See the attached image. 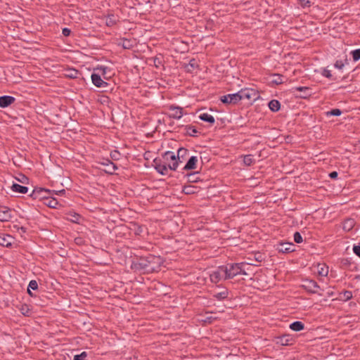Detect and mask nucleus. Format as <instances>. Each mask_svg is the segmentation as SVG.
Returning a JSON list of instances; mask_svg holds the SVG:
<instances>
[{
	"label": "nucleus",
	"instance_id": "nucleus-1",
	"mask_svg": "<svg viewBox=\"0 0 360 360\" xmlns=\"http://www.w3.org/2000/svg\"><path fill=\"white\" fill-rule=\"evenodd\" d=\"M243 263L228 264L224 266L226 271L227 279L233 278L237 275H247V273L243 269Z\"/></svg>",
	"mask_w": 360,
	"mask_h": 360
},
{
	"label": "nucleus",
	"instance_id": "nucleus-2",
	"mask_svg": "<svg viewBox=\"0 0 360 360\" xmlns=\"http://www.w3.org/2000/svg\"><path fill=\"white\" fill-rule=\"evenodd\" d=\"M162 158L171 170H176L179 166V162L175 153L172 151H167L164 153Z\"/></svg>",
	"mask_w": 360,
	"mask_h": 360
},
{
	"label": "nucleus",
	"instance_id": "nucleus-3",
	"mask_svg": "<svg viewBox=\"0 0 360 360\" xmlns=\"http://www.w3.org/2000/svg\"><path fill=\"white\" fill-rule=\"evenodd\" d=\"M210 281L213 283H217L223 280H226V274L224 266H219L210 274Z\"/></svg>",
	"mask_w": 360,
	"mask_h": 360
},
{
	"label": "nucleus",
	"instance_id": "nucleus-4",
	"mask_svg": "<svg viewBox=\"0 0 360 360\" xmlns=\"http://www.w3.org/2000/svg\"><path fill=\"white\" fill-rule=\"evenodd\" d=\"M239 91L241 95V100L247 99L250 101H255L259 98V93L254 89L246 88Z\"/></svg>",
	"mask_w": 360,
	"mask_h": 360
},
{
	"label": "nucleus",
	"instance_id": "nucleus-5",
	"mask_svg": "<svg viewBox=\"0 0 360 360\" xmlns=\"http://www.w3.org/2000/svg\"><path fill=\"white\" fill-rule=\"evenodd\" d=\"M241 101V95L240 91L227 94L221 97V101L224 103L235 104Z\"/></svg>",
	"mask_w": 360,
	"mask_h": 360
},
{
	"label": "nucleus",
	"instance_id": "nucleus-6",
	"mask_svg": "<svg viewBox=\"0 0 360 360\" xmlns=\"http://www.w3.org/2000/svg\"><path fill=\"white\" fill-rule=\"evenodd\" d=\"M302 287L311 293H318L320 288L319 285L315 281L311 279H305L303 281Z\"/></svg>",
	"mask_w": 360,
	"mask_h": 360
},
{
	"label": "nucleus",
	"instance_id": "nucleus-7",
	"mask_svg": "<svg viewBox=\"0 0 360 360\" xmlns=\"http://www.w3.org/2000/svg\"><path fill=\"white\" fill-rule=\"evenodd\" d=\"M13 210L5 206H0V221H8L13 217Z\"/></svg>",
	"mask_w": 360,
	"mask_h": 360
},
{
	"label": "nucleus",
	"instance_id": "nucleus-8",
	"mask_svg": "<svg viewBox=\"0 0 360 360\" xmlns=\"http://www.w3.org/2000/svg\"><path fill=\"white\" fill-rule=\"evenodd\" d=\"M92 83L97 87L103 88L108 86V83L103 81L101 78V75L99 73L94 72L91 75Z\"/></svg>",
	"mask_w": 360,
	"mask_h": 360
},
{
	"label": "nucleus",
	"instance_id": "nucleus-9",
	"mask_svg": "<svg viewBox=\"0 0 360 360\" xmlns=\"http://www.w3.org/2000/svg\"><path fill=\"white\" fill-rule=\"evenodd\" d=\"M184 115L183 108L178 106L169 107V117L174 119H180Z\"/></svg>",
	"mask_w": 360,
	"mask_h": 360
},
{
	"label": "nucleus",
	"instance_id": "nucleus-10",
	"mask_svg": "<svg viewBox=\"0 0 360 360\" xmlns=\"http://www.w3.org/2000/svg\"><path fill=\"white\" fill-rule=\"evenodd\" d=\"M154 166L155 169L161 174H166L169 168L165 161L162 162L161 160L156 159L154 160Z\"/></svg>",
	"mask_w": 360,
	"mask_h": 360
},
{
	"label": "nucleus",
	"instance_id": "nucleus-11",
	"mask_svg": "<svg viewBox=\"0 0 360 360\" xmlns=\"http://www.w3.org/2000/svg\"><path fill=\"white\" fill-rule=\"evenodd\" d=\"M294 245L292 243H281L278 245L277 250L280 252L287 253L294 250Z\"/></svg>",
	"mask_w": 360,
	"mask_h": 360
},
{
	"label": "nucleus",
	"instance_id": "nucleus-12",
	"mask_svg": "<svg viewBox=\"0 0 360 360\" xmlns=\"http://www.w3.org/2000/svg\"><path fill=\"white\" fill-rule=\"evenodd\" d=\"M13 241L14 238L10 235H0V245L4 247H9L13 244Z\"/></svg>",
	"mask_w": 360,
	"mask_h": 360
},
{
	"label": "nucleus",
	"instance_id": "nucleus-13",
	"mask_svg": "<svg viewBox=\"0 0 360 360\" xmlns=\"http://www.w3.org/2000/svg\"><path fill=\"white\" fill-rule=\"evenodd\" d=\"M15 101V98L11 96H0V107L6 108Z\"/></svg>",
	"mask_w": 360,
	"mask_h": 360
},
{
	"label": "nucleus",
	"instance_id": "nucleus-14",
	"mask_svg": "<svg viewBox=\"0 0 360 360\" xmlns=\"http://www.w3.org/2000/svg\"><path fill=\"white\" fill-rule=\"evenodd\" d=\"M51 191L48 189H44V188H36L34 189L32 194L30 195L32 196V198H33L34 199H36V198H44V197H46V195H44L45 193H49Z\"/></svg>",
	"mask_w": 360,
	"mask_h": 360
},
{
	"label": "nucleus",
	"instance_id": "nucleus-15",
	"mask_svg": "<svg viewBox=\"0 0 360 360\" xmlns=\"http://www.w3.org/2000/svg\"><path fill=\"white\" fill-rule=\"evenodd\" d=\"M198 162V158L196 156H192L189 158L185 166L184 167V169L190 170L194 169L196 168V165Z\"/></svg>",
	"mask_w": 360,
	"mask_h": 360
},
{
	"label": "nucleus",
	"instance_id": "nucleus-16",
	"mask_svg": "<svg viewBox=\"0 0 360 360\" xmlns=\"http://www.w3.org/2000/svg\"><path fill=\"white\" fill-rule=\"evenodd\" d=\"M11 190L15 193H26L28 191V188L18 184H13L11 186Z\"/></svg>",
	"mask_w": 360,
	"mask_h": 360
},
{
	"label": "nucleus",
	"instance_id": "nucleus-17",
	"mask_svg": "<svg viewBox=\"0 0 360 360\" xmlns=\"http://www.w3.org/2000/svg\"><path fill=\"white\" fill-rule=\"evenodd\" d=\"M102 164L103 165L107 166L108 169H107L106 172L110 174H112L117 169V166L109 160H104L102 162Z\"/></svg>",
	"mask_w": 360,
	"mask_h": 360
},
{
	"label": "nucleus",
	"instance_id": "nucleus-18",
	"mask_svg": "<svg viewBox=\"0 0 360 360\" xmlns=\"http://www.w3.org/2000/svg\"><path fill=\"white\" fill-rule=\"evenodd\" d=\"M199 118L201 120H202L204 122H209L210 124L214 123V121H215L214 117L212 115L208 114L207 112H204V113L200 114V116H199Z\"/></svg>",
	"mask_w": 360,
	"mask_h": 360
},
{
	"label": "nucleus",
	"instance_id": "nucleus-19",
	"mask_svg": "<svg viewBox=\"0 0 360 360\" xmlns=\"http://www.w3.org/2000/svg\"><path fill=\"white\" fill-rule=\"evenodd\" d=\"M317 273L320 276H327L328 268L325 264H319L317 266Z\"/></svg>",
	"mask_w": 360,
	"mask_h": 360
},
{
	"label": "nucleus",
	"instance_id": "nucleus-20",
	"mask_svg": "<svg viewBox=\"0 0 360 360\" xmlns=\"http://www.w3.org/2000/svg\"><path fill=\"white\" fill-rule=\"evenodd\" d=\"M269 108L273 112H277L281 108V104L277 100H271L269 103Z\"/></svg>",
	"mask_w": 360,
	"mask_h": 360
},
{
	"label": "nucleus",
	"instance_id": "nucleus-21",
	"mask_svg": "<svg viewBox=\"0 0 360 360\" xmlns=\"http://www.w3.org/2000/svg\"><path fill=\"white\" fill-rule=\"evenodd\" d=\"M304 327L301 321H295L290 325V328L294 331H300L304 329Z\"/></svg>",
	"mask_w": 360,
	"mask_h": 360
},
{
	"label": "nucleus",
	"instance_id": "nucleus-22",
	"mask_svg": "<svg viewBox=\"0 0 360 360\" xmlns=\"http://www.w3.org/2000/svg\"><path fill=\"white\" fill-rule=\"evenodd\" d=\"M187 150L183 148H181L178 150L176 159L179 162V164L183 162L184 157L187 155Z\"/></svg>",
	"mask_w": 360,
	"mask_h": 360
},
{
	"label": "nucleus",
	"instance_id": "nucleus-23",
	"mask_svg": "<svg viewBox=\"0 0 360 360\" xmlns=\"http://www.w3.org/2000/svg\"><path fill=\"white\" fill-rule=\"evenodd\" d=\"M271 82L275 84H281L283 82V77L279 74H274L271 77Z\"/></svg>",
	"mask_w": 360,
	"mask_h": 360
},
{
	"label": "nucleus",
	"instance_id": "nucleus-24",
	"mask_svg": "<svg viewBox=\"0 0 360 360\" xmlns=\"http://www.w3.org/2000/svg\"><path fill=\"white\" fill-rule=\"evenodd\" d=\"M160 262H161V259L159 257H150V260L148 261V263H149L148 267L151 270H155L156 267L155 266L151 265V264L152 263L160 264Z\"/></svg>",
	"mask_w": 360,
	"mask_h": 360
},
{
	"label": "nucleus",
	"instance_id": "nucleus-25",
	"mask_svg": "<svg viewBox=\"0 0 360 360\" xmlns=\"http://www.w3.org/2000/svg\"><path fill=\"white\" fill-rule=\"evenodd\" d=\"M213 296L218 300H223L227 297L228 290H224L223 291H221L220 292L215 293Z\"/></svg>",
	"mask_w": 360,
	"mask_h": 360
},
{
	"label": "nucleus",
	"instance_id": "nucleus-26",
	"mask_svg": "<svg viewBox=\"0 0 360 360\" xmlns=\"http://www.w3.org/2000/svg\"><path fill=\"white\" fill-rule=\"evenodd\" d=\"M289 336L283 335L281 337L277 338L276 342L278 344H281L282 345H288L289 344Z\"/></svg>",
	"mask_w": 360,
	"mask_h": 360
},
{
	"label": "nucleus",
	"instance_id": "nucleus-27",
	"mask_svg": "<svg viewBox=\"0 0 360 360\" xmlns=\"http://www.w3.org/2000/svg\"><path fill=\"white\" fill-rule=\"evenodd\" d=\"M255 160L252 155H246L243 157V162L245 165L250 166L253 164Z\"/></svg>",
	"mask_w": 360,
	"mask_h": 360
},
{
	"label": "nucleus",
	"instance_id": "nucleus-28",
	"mask_svg": "<svg viewBox=\"0 0 360 360\" xmlns=\"http://www.w3.org/2000/svg\"><path fill=\"white\" fill-rule=\"evenodd\" d=\"M108 68L105 66H98L96 68L94 69V71H97V73H99V75H103V77L105 79V75L106 74Z\"/></svg>",
	"mask_w": 360,
	"mask_h": 360
},
{
	"label": "nucleus",
	"instance_id": "nucleus-29",
	"mask_svg": "<svg viewBox=\"0 0 360 360\" xmlns=\"http://www.w3.org/2000/svg\"><path fill=\"white\" fill-rule=\"evenodd\" d=\"M46 205H47L50 207L55 208L58 205V202L54 198H46Z\"/></svg>",
	"mask_w": 360,
	"mask_h": 360
},
{
	"label": "nucleus",
	"instance_id": "nucleus-30",
	"mask_svg": "<svg viewBox=\"0 0 360 360\" xmlns=\"http://www.w3.org/2000/svg\"><path fill=\"white\" fill-rule=\"evenodd\" d=\"M342 111L340 109L335 108L326 112L327 116H340Z\"/></svg>",
	"mask_w": 360,
	"mask_h": 360
},
{
	"label": "nucleus",
	"instance_id": "nucleus-31",
	"mask_svg": "<svg viewBox=\"0 0 360 360\" xmlns=\"http://www.w3.org/2000/svg\"><path fill=\"white\" fill-rule=\"evenodd\" d=\"M354 61L360 60V49H355L351 52Z\"/></svg>",
	"mask_w": 360,
	"mask_h": 360
},
{
	"label": "nucleus",
	"instance_id": "nucleus-32",
	"mask_svg": "<svg viewBox=\"0 0 360 360\" xmlns=\"http://www.w3.org/2000/svg\"><path fill=\"white\" fill-rule=\"evenodd\" d=\"M115 19L113 15L108 16L105 20V24L108 26H112L115 24Z\"/></svg>",
	"mask_w": 360,
	"mask_h": 360
},
{
	"label": "nucleus",
	"instance_id": "nucleus-33",
	"mask_svg": "<svg viewBox=\"0 0 360 360\" xmlns=\"http://www.w3.org/2000/svg\"><path fill=\"white\" fill-rule=\"evenodd\" d=\"M87 356V353L86 352H82L79 354H76L74 356V360H84Z\"/></svg>",
	"mask_w": 360,
	"mask_h": 360
},
{
	"label": "nucleus",
	"instance_id": "nucleus-34",
	"mask_svg": "<svg viewBox=\"0 0 360 360\" xmlns=\"http://www.w3.org/2000/svg\"><path fill=\"white\" fill-rule=\"evenodd\" d=\"M353 225H354V221L352 219H348L344 224V229H347L349 231L352 229Z\"/></svg>",
	"mask_w": 360,
	"mask_h": 360
},
{
	"label": "nucleus",
	"instance_id": "nucleus-35",
	"mask_svg": "<svg viewBox=\"0 0 360 360\" xmlns=\"http://www.w3.org/2000/svg\"><path fill=\"white\" fill-rule=\"evenodd\" d=\"M27 288L33 290H37L38 288L37 282L35 280L30 281Z\"/></svg>",
	"mask_w": 360,
	"mask_h": 360
},
{
	"label": "nucleus",
	"instance_id": "nucleus-36",
	"mask_svg": "<svg viewBox=\"0 0 360 360\" xmlns=\"http://www.w3.org/2000/svg\"><path fill=\"white\" fill-rule=\"evenodd\" d=\"M294 240L297 243H300L302 242V237L299 232H295L294 233Z\"/></svg>",
	"mask_w": 360,
	"mask_h": 360
},
{
	"label": "nucleus",
	"instance_id": "nucleus-37",
	"mask_svg": "<svg viewBox=\"0 0 360 360\" xmlns=\"http://www.w3.org/2000/svg\"><path fill=\"white\" fill-rule=\"evenodd\" d=\"M300 2V4L303 8L309 7L311 4V2L310 0H298Z\"/></svg>",
	"mask_w": 360,
	"mask_h": 360
},
{
	"label": "nucleus",
	"instance_id": "nucleus-38",
	"mask_svg": "<svg viewBox=\"0 0 360 360\" xmlns=\"http://www.w3.org/2000/svg\"><path fill=\"white\" fill-rule=\"evenodd\" d=\"M188 181L190 182H196L198 181V178L196 177L195 174H190L187 176Z\"/></svg>",
	"mask_w": 360,
	"mask_h": 360
},
{
	"label": "nucleus",
	"instance_id": "nucleus-39",
	"mask_svg": "<svg viewBox=\"0 0 360 360\" xmlns=\"http://www.w3.org/2000/svg\"><path fill=\"white\" fill-rule=\"evenodd\" d=\"M334 65L336 68L340 69V70L342 69L343 67L345 66L343 62L341 60H337Z\"/></svg>",
	"mask_w": 360,
	"mask_h": 360
},
{
	"label": "nucleus",
	"instance_id": "nucleus-40",
	"mask_svg": "<svg viewBox=\"0 0 360 360\" xmlns=\"http://www.w3.org/2000/svg\"><path fill=\"white\" fill-rule=\"evenodd\" d=\"M184 192L186 194H189V193H193V188L192 186H185L184 188Z\"/></svg>",
	"mask_w": 360,
	"mask_h": 360
},
{
	"label": "nucleus",
	"instance_id": "nucleus-41",
	"mask_svg": "<svg viewBox=\"0 0 360 360\" xmlns=\"http://www.w3.org/2000/svg\"><path fill=\"white\" fill-rule=\"evenodd\" d=\"M322 75L327 78H330L332 77L330 71L327 69H324L323 70Z\"/></svg>",
	"mask_w": 360,
	"mask_h": 360
},
{
	"label": "nucleus",
	"instance_id": "nucleus-42",
	"mask_svg": "<svg viewBox=\"0 0 360 360\" xmlns=\"http://www.w3.org/2000/svg\"><path fill=\"white\" fill-rule=\"evenodd\" d=\"M110 156L114 160H118L119 159V156H120V153L117 150H114L113 152H112L110 153Z\"/></svg>",
	"mask_w": 360,
	"mask_h": 360
},
{
	"label": "nucleus",
	"instance_id": "nucleus-43",
	"mask_svg": "<svg viewBox=\"0 0 360 360\" xmlns=\"http://www.w3.org/2000/svg\"><path fill=\"white\" fill-rule=\"evenodd\" d=\"M353 251L358 257H360V245H354Z\"/></svg>",
	"mask_w": 360,
	"mask_h": 360
},
{
	"label": "nucleus",
	"instance_id": "nucleus-44",
	"mask_svg": "<svg viewBox=\"0 0 360 360\" xmlns=\"http://www.w3.org/2000/svg\"><path fill=\"white\" fill-rule=\"evenodd\" d=\"M70 30L67 28V27H65L62 30V34L65 36V37H68L70 34Z\"/></svg>",
	"mask_w": 360,
	"mask_h": 360
},
{
	"label": "nucleus",
	"instance_id": "nucleus-45",
	"mask_svg": "<svg viewBox=\"0 0 360 360\" xmlns=\"http://www.w3.org/2000/svg\"><path fill=\"white\" fill-rule=\"evenodd\" d=\"M295 89L297 91H303V92H307V91H309V88L307 87V86H299V87H296Z\"/></svg>",
	"mask_w": 360,
	"mask_h": 360
},
{
	"label": "nucleus",
	"instance_id": "nucleus-46",
	"mask_svg": "<svg viewBox=\"0 0 360 360\" xmlns=\"http://www.w3.org/2000/svg\"><path fill=\"white\" fill-rule=\"evenodd\" d=\"M187 133L191 136H194V134L197 133V130L195 128L190 127L187 131Z\"/></svg>",
	"mask_w": 360,
	"mask_h": 360
},
{
	"label": "nucleus",
	"instance_id": "nucleus-47",
	"mask_svg": "<svg viewBox=\"0 0 360 360\" xmlns=\"http://www.w3.org/2000/svg\"><path fill=\"white\" fill-rule=\"evenodd\" d=\"M18 181H20L21 183L24 184L27 181V178L25 176L22 175V176H21L20 179H18Z\"/></svg>",
	"mask_w": 360,
	"mask_h": 360
},
{
	"label": "nucleus",
	"instance_id": "nucleus-48",
	"mask_svg": "<svg viewBox=\"0 0 360 360\" xmlns=\"http://www.w3.org/2000/svg\"><path fill=\"white\" fill-rule=\"evenodd\" d=\"M345 297L348 300L352 297V292L349 291H346L345 292Z\"/></svg>",
	"mask_w": 360,
	"mask_h": 360
},
{
	"label": "nucleus",
	"instance_id": "nucleus-49",
	"mask_svg": "<svg viewBox=\"0 0 360 360\" xmlns=\"http://www.w3.org/2000/svg\"><path fill=\"white\" fill-rule=\"evenodd\" d=\"M329 176L332 179H335L338 176V172H333L330 173Z\"/></svg>",
	"mask_w": 360,
	"mask_h": 360
},
{
	"label": "nucleus",
	"instance_id": "nucleus-50",
	"mask_svg": "<svg viewBox=\"0 0 360 360\" xmlns=\"http://www.w3.org/2000/svg\"><path fill=\"white\" fill-rule=\"evenodd\" d=\"M77 72L76 71H74L71 74L68 75L69 77L75 78L77 77Z\"/></svg>",
	"mask_w": 360,
	"mask_h": 360
},
{
	"label": "nucleus",
	"instance_id": "nucleus-51",
	"mask_svg": "<svg viewBox=\"0 0 360 360\" xmlns=\"http://www.w3.org/2000/svg\"><path fill=\"white\" fill-rule=\"evenodd\" d=\"M129 41H124V44H123V46L125 48V49H127L129 47V45L128 44H129Z\"/></svg>",
	"mask_w": 360,
	"mask_h": 360
},
{
	"label": "nucleus",
	"instance_id": "nucleus-52",
	"mask_svg": "<svg viewBox=\"0 0 360 360\" xmlns=\"http://www.w3.org/2000/svg\"><path fill=\"white\" fill-rule=\"evenodd\" d=\"M56 194H63L65 193V190H60V191H54Z\"/></svg>",
	"mask_w": 360,
	"mask_h": 360
},
{
	"label": "nucleus",
	"instance_id": "nucleus-53",
	"mask_svg": "<svg viewBox=\"0 0 360 360\" xmlns=\"http://www.w3.org/2000/svg\"><path fill=\"white\" fill-rule=\"evenodd\" d=\"M74 217H75V219H72V221H76L79 219V215H75Z\"/></svg>",
	"mask_w": 360,
	"mask_h": 360
},
{
	"label": "nucleus",
	"instance_id": "nucleus-54",
	"mask_svg": "<svg viewBox=\"0 0 360 360\" xmlns=\"http://www.w3.org/2000/svg\"><path fill=\"white\" fill-rule=\"evenodd\" d=\"M27 292L29 293L30 295L33 296V295L31 292V289L27 288Z\"/></svg>",
	"mask_w": 360,
	"mask_h": 360
}]
</instances>
